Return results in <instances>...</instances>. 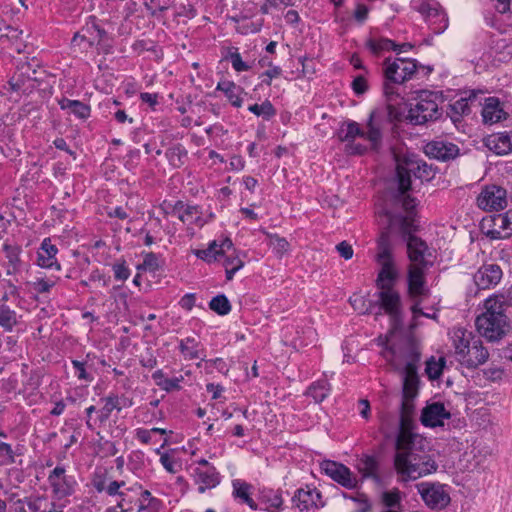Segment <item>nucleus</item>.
I'll return each instance as SVG.
<instances>
[{"label":"nucleus","mask_w":512,"mask_h":512,"mask_svg":"<svg viewBox=\"0 0 512 512\" xmlns=\"http://www.w3.org/2000/svg\"><path fill=\"white\" fill-rule=\"evenodd\" d=\"M399 194L397 203L401 204V211L383 210L387 217L388 226L384 231L397 230L407 247L409 265L407 267L408 293L411 297L426 295V274L434 265V251L420 237L414 235L418 225L416 223V199L410 196L405 197L404 192L410 187V179L407 172L398 168Z\"/></svg>","instance_id":"nucleus-1"},{"label":"nucleus","mask_w":512,"mask_h":512,"mask_svg":"<svg viewBox=\"0 0 512 512\" xmlns=\"http://www.w3.org/2000/svg\"><path fill=\"white\" fill-rule=\"evenodd\" d=\"M394 468L402 483L415 481L438 470L429 442L419 434H397Z\"/></svg>","instance_id":"nucleus-2"},{"label":"nucleus","mask_w":512,"mask_h":512,"mask_svg":"<svg viewBox=\"0 0 512 512\" xmlns=\"http://www.w3.org/2000/svg\"><path fill=\"white\" fill-rule=\"evenodd\" d=\"M383 116L372 111L364 129L355 121H347L340 126L338 136L347 142L346 151L353 156H362L369 149L376 153L383 149Z\"/></svg>","instance_id":"nucleus-3"},{"label":"nucleus","mask_w":512,"mask_h":512,"mask_svg":"<svg viewBox=\"0 0 512 512\" xmlns=\"http://www.w3.org/2000/svg\"><path fill=\"white\" fill-rule=\"evenodd\" d=\"M503 300L490 295L483 302V311L475 319L478 333L489 342H498L512 330L511 320Z\"/></svg>","instance_id":"nucleus-4"},{"label":"nucleus","mask_w":512,"mask_h":512,"mask_svg":"<svg viewBox=\"0 0 512 512\" xmlns=\"http://www.w3.org/2000/svg\"><path fill=\"white\" fill-rule=\"evenodd\" d=\"M418 63L410 58H387L383 62V94L391 102L399 98L398 85L415 77Z\"/></svg>","instance_id":"nucleus-5"},{"label":"nucleus","mask_w":512,"mask_h":512,"mask_svg":"<svg viewBox=\"0 0 512 512\" xmlns=\"http://www.w3.org/2000/svg\"><path fill=\"white\" fill-rule=\"evenodd\" d=\"M376 261L381 266L376 279L377 288L394 287L398 271L395 267L389 231H382L378 239Z\"/></svg>","instance_id":"nucleus-6"},{"label":"nucleus","mask_w":512,"mask_h":512,"mask_svg":"<svg viewBox=\"0 0 512 512\" xmlns=\"http://www.w3.org/2000/svg\"><path fill=\"white\" fill-rule=\"evenodd\" d=\"M416 103L411 105L408 119L414 125H424L435 121L441 116L439 105L443 102L442 95L436 91L422 90L417 94Z\"/></svg>","instance_id":"nucleus-7"},{"label":"nucleus","mask_w":512,"mask_h":512,"mask_svg":"<svg viewBox=\"0 0 512 512\" xmlns=\"http://www.w3.org/2000/svg\"><path fill=\"white\" fill-rule=\"evenodd\" d=\"M424 504L435 511L444 510L451 502L450 487L447 484L423 481L415 485Z\"/></svg>","instance_id":"nucleus-8"},{"label":"nucleus","mask_w":512,"mask_h":512,"mask_svg":"<svg viewBox=\"0 0 512 512\" xmlns=\"http://www.w3.org/2000/svg\"><path fill=\"white\" fill-rule=\"evenodd\" d=\"M405 359L403 378V397L415 398L418 395L419 377L417 374V363L420 361V353L415 346L406 343L403 348Z\"/></svg>","instance_id":"nucleus-9"},{"label":"nucleus","mask_w":512,"mask_h":512,"mask_svg":"<svg viewBox=\"0 0 512 512\" xmlns=\"http://www.w3.org/2000/svg\"><path fill=\"white\" fill-rule=\"evenodd\" d=\"M378 289L376 296L379 309L390 317L393 329H398L403 323L401 296L394 287Z\"/></svg>","instance_id":"nucleus-10"},{"label":"nucleus","mask_w":512,"mask_h":512,"mask_svg":"<svg viewBox=\"0 0 512 512\" xmlns=\"http://www.w3.org/2000/svg\"><path fill=\"white\" fill-rule=\"evenodd\" d=\"M477 206L489 212L503 210L507 206L506 190L496 185L486 186L477 197Z\"/></svg>","instance_id":"nucleus-11"},{"label":"nucleus","mask_w":512,"mask_h":512,"mask_svg":"<svg viewBox=\"0 0 512 512\" xmlns=\"http://www.w3.org/2000/svg\"><path fill=\"white\" fill-rule=\"evenodd\" d=\"M53 494L58 498L71 496L77 484L72 475H67L63 466H56L48 475Z\"/></svg>","instance_id":"nucleus-12"},{"label":"nucleus","mask_w":512,"mask_h":512,"mask_svg":"<svg viewBox=\"0 0 512 512\" xmlns=\"http://www.w3.org/2000/svg\"><path fill=\"white\" fill-rule=\"evenodd\" d=\"M424 154L432 160H455L461 156L457 144L442 138H437L426 143L423 147Z\"/></svg>","instance_id":"nucleus-13"},{"label":"nucleus","mask_w":512,"mask_h":512,"mask_svg":"<svg viewBox=\"0 0 512 512\" xmlns=\"http://www.w3.org/2000/svg\"><path fill=\"white\" fill-rule=\"evenodd\" d=\"M321 469L333 481L347 489H354L357 487V478L353 475L351 470L344 464L335 461H324Z\"/></svg>","instance_id":"nucleus-14"},{"label":"nucleus","mask_w":512,"mask_h":512,"mask_svg":"<svg viewBox=\"0 0 512 512\" xmlns=\"http://www.w3.org/2000/svg\"><path fill=\"white\" fill-rule=\"evenodd\" d=\"M397 163L398 164L395 167L396 180H398V168H400V167H402L407 172L410 180H411L410 169L414 170V176L416 178H419L421 181H430L431 179L434 178V176L437 172V167L433 166L432 163L428 164V162H422L421 166L417 165L416 170L414 168V164H418L419 162H403L406 166H404L400 162H397ZM397 187H398V189H397L396 194L393 197V202L397 208L401 209V204L397 203V200H396L397 195L399 194V181H397ZM409 188H411V186ZM409 190L410 189H408V191ZM406 192H407V190L404 192L405 197L408 196V195H406Z\"/></svg>","instance_id":"nucleus-15"},{"label":"nucleus","mask_w":512,"mask_h":512,"mask_svg":"<svg viewBox=\"0 0 512 512\" xmlns=\"http://www.w3.org/2000/svg\"><path fill=\"white\" fill-rule=\"evenodd\" d=\"M503 272L497 264L482 265L473 276L479 290L494 288L502 279Z\"/></svg>","instance_id":"nucleus-16"},{"label":"nucleus","mask_w":512,"mask_h":512,"mask_svg":"<svg viewBox=\"0 0 512 512\" xmlns=\"http://www.w3.org/2000/svg\"><path fill=\"white\" fill-rule=\"evenodd\" d=\"M450 417V412L446 410L443 403L434 402L423 409L421 414V423L425 427L443 426L444 420L449 419Z\"/></svg>","instance_id":"nucleus-17"},{"label":"nucleus","mask_w":512,"mask_h":512,"mask_svg":"<svg viewBox=\"0 0 512 512\" xmlns=\"http://www.w3.org/2000/svg\"><path fill=\"white\" fill-rule=\"evenodd\" d=\"M57 253L58 248L52 244L51 239L44 238L37 251V265L45 269L61 270V265L56 258Z\"/></svg>","instance_id":"nucleus-18"},{"label":"nucleus","mask_w":512,"mask_h":512,"mask_svg":"<svg viewBox=\"0 0 512 512\" xmlns=\"http://www.w3.org/2000/svg\"><path fill=\"white\" fill-rule=\"evenodd\" d=\"M418 11L425 17L426 22L432 18L440 17V26L436 27V35L443 33L448 28V16L435 0H424L419 4Z\"/></svg>","instance_id":"nucleus-19"},{"label":"nucleus","mask_w":512,"mask_h":512,"mask_svg":"<svg viewBox=\"0 0 512 512\" xmlns=\"http://www.w3.org/2000/svg\"><path fill=\"white\" fill-rule=\"evenodd\" d=\"M321 493L316 488H300L292 498L294 505L301 511H308L310 508L323 506Z\"/></svg>","instance_id":"nucleus-20"},{"label":"nucleus","mask_w":512,"mask_h":512,"mask_svg":"<svg viewBox=\"0 0 512 512\" xmlns=\"http://www.w3.org/2000/svg\"><path fill=\"white\" fill-rule=\"evenodd\" d=\"M168 207L171 208L170 213L177 215L183 223L196 224L198 226H203L205 223L201 218L199 206L187 205L182 201H177L174 205L168 204Z\"/></svg>","instance_id":"nucleus-21"},{"label":"nucleus","mask_w":512,"mask_h":512,"mask_svg":"<svg viewBox=\"0 0 512 512\" xmlns=\"http://www.w3.org/2000/svg\"><path fill=\"white\" fill-rule=\"evenodd\" d=\"M193 477L198 485V492L200 494H203L208 489L215 488L221 480L220 474L215 467L193 469Z\"/></svg>","instance_id":"nucleus-22"},{"label":"nucleus","mask_w":512,"mask_h":512,"mask_svg":"<svg viewBox=\"0 0 512 512\" xmlns=\"http://www.w3.org/2000/svg\"><path fill=\"white\" fill-rule=\"evenodd\" d=\"M489 357L488 350L483 346L479 337L474 340V346L471 350H466L465 358L461 359L460 364L467 368H477L479 365L484 364Z\"/></svg>","instance_id":"nucleus-23"},{"label":"nucleus","mask_w":512,"mask_h":512,"mask_svg":"<svg viewBox=\"0 0 512 512\" xmlns=\"http://www.w3.org/2000/svg\"><path fill=\"white\" fill-rule=\"evenodd\" d=\"M126 485L125 481H109L104 475H95L93 479V486L98 493L105 492L109 496H119L121 497V501L118 502V506H122V501L124 500L125 493L120 489Z\"/></svg>","instance_id":"nucleus-24"},{"label":"nucleus","mask_w":512,"mask_h":512,"mask_svg":"<svg viewBox=\"0 0 512 512\" xmlns=\"http://www.w3.org/2000/svg\"><path fill=\"white\" fill-rule=\"evenodd\" d=\"M258 509L268 512H279L282 510L283 498L279 490L262 489L259 493Z\"/></svg>","instance_id":"nucleus-25"},{"label":"nucleus","mask_w":512,"mask_h":512,"mask_svg":"<svg viewBox=\"0 0 512 512\" xmlns=\"http://www.w3.org/2000/svg\"><path fill=\"white\" fill-rule=\"evenodd\" d=\"M232 496L241 504H246L252 510H258V504L251 497L253 486L242 479L232 480Z\"/></svg>","instance_id":"nucleus-26"},{"label":"nucleus","mask_w":512,"mask_h":512,"mask_svg":"<svg viewBox=\"0 0 512 512\" xmlns=\"http://www.w3.org/2000/svg\"><path fill=\"white\" fill-rule=\"evenodd\" d=\"M101 401L104 405L97 411L96 427L105 424L114 410L118 412L122 410L121 399L116 393H109L107 396L101 398Z\"/></svg>","instance_id":"nucleus-27"},{"label":"nucleus","mask_w":512,"mask_h":512,"mask_svg":"<svg viewBox=\"0 0 512 512\" xmlns=\"http://www.w3.org/2000/svg\"><path fill=\"white\" fill-rule=\"evenodd\" d=\"M476 338L477 337L471 331L464 328H456L453 330L452 342L458 362L465 358V347H468V344H473V340Z\"/></svg>","instance_id":"nucleus-28"},{"label":"nucleus","mask_w":512,"mask_h":512,"mask_svg":"<svg viewBox=\"0 0 512 512\" xmlns=\"http://www.w3.org/2000/svg\"><path fill=\"white\" fill-rule=\"evenodd\" d=\"M507 113L501 108L500 102L495 97L486 99L482 109L483 121L486 124H494L506 119Z\"/></svg>","instance_id":"nucleus-29"},{"label":"nucleus","mask_w":512,"mask_h":512,"mask_svg":"<svg viewBox=\"0 0 512 512\" xmlns=\"http://www.w3.org/2000/svg\"><path fill=\"white\" fill-rule=\"evenodd\" d=\"M356 468L363 478L379 481V461L376 456L364 454L357 459Z\"/></svg>","instance_id":"nucleus-30"},{"label":"nucleus","mask_w":512,"mask_h":512,"mask_svg":"<svg viewBox=\"0 0 512 512\" xmlns=\"http://www.w3.org/2000/svg\"><path fill=\"white\" fill-rule=\"evenodd\" d=\"M216 90L223 92L232 106L236 108L242 106L243 100L241 98V94L244 93V89L233 81H219L216 86Z\"/></svg>","instance_id":"nucleus-31"},{"label":"nucleus","mask_w":512,"mask_h":512,"mask_svg":"<svg viewBox=\"0 0 512 512\" xmlns=\"http://www.w3.org/2000/svg\"><path fill=\"white\" fill-rule=\"evenodd\" d=\"M487 147L499 156L512 152V132L498 133L492 136L487 141Z\"/></svg>","instance_id":"nucleus-32"},{"label":"nucleus","mask_w":512,"mask_h":512,"mask_svg":"<svg viewBox=\"0 0 512 512\" xmlns=\"http://www.w3.org/2000/svg\"><path fill=\"white\" fill-rule=\"evenodd\" d=\"M493 222L495 226H498L505 233L502 234V232L497 229L490 230L487 235L491 239H503L512 234V210L507 211L505 214L497 215Z\"/></svg>","instance_id":"nucleus-33"},{"label":"nucleus","mask_w":512,"mask_h":512,"mask_svg":"<svg viewBox=\"0 0 512 512\" xmlns=\"http://www.w3.org/2000/svg\"><path fill=\"white\" fill-rule=\"evenodd\" d=\"M332 386L327 379H319L312 382L304 395L311 397L317 404L322 403L331 393Z\"/></svg>","instance_id":"nucleus-34"},{"label":"nucleus","mask_w":512,"mask_h":512,"mask_svg":"<svg viewBox=\"0 0 512 512\" xmlns=\"http://www.w3.org/2000/svg\"><path fill=\"white\" fill-rule=\"evenodd\" d=\"M413 400L414 398L403 397L402 399L398 434H415L414 432H412V414L414 412Z\"/></svg>","instance_id":"nucleus-35"},{"label":"nucleus","mask_w":512,"mask_h":512,"mask_svg":"<svg viewBox=\"0 0 512 512\" xmlns=\"http://www.w3.org/2000/svg\"><path fill=\"white\" fill-rule=\"evenodd\" d=\"M58 105L62 110H70V112L79 119L86 120L91 115L90 105L79 100H71L66 97L58 101Z\"/></svg>","instance_id":"nucleus-36"},{"label":"nucleus","mask_w":512,"mask_h":512,"mask_svg":"<svg viewBox=\"0 0 512 512\" xmlns=\"http://www.w3.org/2000/svg\"><path fill=\"white\" fill-rule=\"evenodd\" d=\"M179 350L186 360L201 357V343L194 337H186L179 341Z\"/></svg>","instance_id":"nucleus-37"},{"label":"nucleus","mask_w":512,"mask_h":512,"mask_svg":"<svg viewBox=\"0 0 512 512\" xmlns=\"http://www.w3.org/2000/svg\"><path fill=\"white\" fill-rule=\"evenodd\" d=\"M18 324V315L15 310L6 304H0V327L5 332H12Z\"/></svg>","instance_id":"nucleus-38"},{"label":"nucleus","mask_w":512,"mask_h":512,"mask_svg":"<svg viewBox=\"0 0 512 512\" xmlns=\"http://www.w3.org/2000/svg\"><path fill=\"white\" fill-rule=\"evenodd\" d=\"M367 47L374 54H379L383 51L397 50V44L387 38H371L367 41Z\"/></svg>","instance_id":"nucleus-39"},{"label":"nucleus","mask_w":512,"mask_h":512,"mask_svg":"<svg viewBox=\"0 0 512 512\" xmlns=\"http://www.w3.org/2000/svg\"><path fill=\"white\" fill-rule=\"evenodd\" d=\"M96 356L94 354L88 353L86 355L85 361L72 360V366L75 370V375L79 380H84L86 382H92L93 376L86 371V365L89 361L95 359Z\"/></svg>","instance_id":"nucleus-40"},{"label":"nucleus","mask_w":512,"mask_h":512,"mask_svg":"<svg viewBox=\"0 0 512 512\" xmlns=\"http://www.w3.org/2000/svg\"><path fill=\"white\" fill-rule=\"evenodd\" d=\"M209 308L218 315L224 316L230 313L231 304L224 294L213 297L209 302Z\"/></svg>","instance_id":"nucleus-41"},{"label":"nucleus","mask_w":512,"mask_h":512,"mask_svg":"<svg viewBox=\"0 0 512 512\" xmlns=\"http://www.w3.org/2000/svg\"><path fill=\"white\" fill-rule=\"evenodd\" d=\"M470 113V106L468 99L460 98L450 105V112L448 113L453 122H457L464 115Z\"/></svg>","instance_id":"nucleus-42"},{"label":"nucleus","mask_w":512,"mask_h":512,"mask_svg":"<svg viewBox=\"0 0 512 512\" xmlns=\"http://www.w3.org/2000/svg\"><path fill=\"white\" fill-rule=\"evenodd\" d=\"M382 502L386 507L385 510L402 512L401 496L399 490L394 489L392 491L384 492L382 494Z\"/></svg>","instance_id":"nucleus-43"},{"label":"nucleus","mask_w":512,"mask_h":512,"mask_svg":"<svg viewBox=\"0 0 512 512\" xmlns=\"http://www.w3.org/2000/svg\"><path fill=\"white\" fill-rule=\"evenodd\" d=\"M218 242L216 240L212 241L206 249L195 250L194 254L197 258L207 262L212 263L214 261H221V257L217 251Z\"/></svg>","instance_id":"nucleus-44"},{"label":"nucleus","mask_w":512,"mask_h":512,"mask_svg":"<svg viewBox=\"0 0 512 512\" xmlns=\"http://www.w3.org/2000/svg\"><path fill=\"white\" fill-rule=\"evenodd\" d=\"M248 110L254 115L261 116L266 120H269L276 115V110L269 100H265L261 104L250 105Z\"/></svg>","instance_id":"nucleus-45"},{"label":"nucleus","mask_w":512,"mask_h":512,"mask_svg":"<svg viewBox=\"0 0 512 512\" xmlns=\"http://www.w3.org/2000/svg\"><path fill=\"white\" fill-rule=\"evenodd\" d=\"M445 364H446L445 358L440 357L438 360H435L434 357H431L426 362V368H425V372H426L428 378L430 380L438 379L442 374Z\"/></svg>","instance_id":"nucleus-46"},{"label":"nucleus","mask_w":512,"mask_h":512,"mask_svg":"<svg viewBox=\"0 0 512 512\" xmlns=\"http://www.w3.org/2000/svg\"><path fill=\"white\" fill-rule=\"evenodd\" d=\"M4 251L9 265L12 267L8 269L7 274L11 275L15 273L20 265V248L16 246L4 245Z\"/></svg>","instance_id":"nucleus-47"},{"label":"nucleus","mask_w":512,"mask_h":512,"mask_svg":"<svg viewBox=\"0 0 512 512\" xmlns=\"http://www.w3.org/2000/svg\"><path fill=\"white\" fill-rule=\"evenodd\" d=\"M268 239V245L278 257H282L289 250L290 245L285 238L276 234H269Z\"/></svg>","instance_id":"nucleus-48"},{"label":"nucleus","mask_w":512,"mask_h":512,"mask_svg":"<svg viewBox=\"0 0 512 512\" xmlns=\"http://www.w3.org/2000/svg\"><path fill=\"white\" fill-rule=\"evenodd\" d=\"M160 463L164 469L171 474H176L182 469L181 462L167 452L161 454Z\"/></svg>","instance_id":"nucleus-49"},{"label":"nucleus","mask_w":512,"mask_h":512,"mask_svg":"<svg viewBox=\"0 0 512 512\" xmlns=\"http://www.w3.org/2000/svg\"><path fill=\"white\" fill-rule=\"evenodd\" d=\"M58 278L57 277H50V278H44L39 277L37 278L33 283V289L40 294L43 293H49L50 290L55 286L57 283Z\"/></svg>","instance_id":"nucleus-50"},{"label":"nucleus","mask_w":512,"mask_h":512,"mask_svg":"<svg viewBox=\"0 0 512 512\" xmlns=\"http://www.w3.org/2000/svg\"><path fill=\"white\" fill-rule=\"evenodd\" d=\"M221 260L225 268L235 267L237 270H240L244 266V261L240 258L236 250H233V253L222 255Z\"/></svg>","instance_id":"nucleus-51"},{"label":"nucleus","mask_w":512,"mask_h":512,"mask_svg":"<svg viewBox=\"0 0 512 512\" xmlns=\"http://www.w3.org/2000/svg\"><path fill=\"white\" fill-rule=\"evenodd\" d=\"M139 270H149L151 272H155L160 268L158 256L153 252H148L144 254L143 263L138 265Z\"/></svg>","instance_id":"nucleus-52"},{"label":"nucleus","mask_w":512,"mask_h":512,"mask_svg":"<svg viewBox=\"0 0 512 512\" xmlns=\"http://www.w3.org/2000/svg\"><path fill=\"white\" fill-rule=\"evenodd\" d=\"M232 67L237 72H244L250 70V65L242 60V57L238 50L236 49L234 52H230L228 56Z\"/></svg>","instance_id":"nucleus-53"},{"label":"nucleus","mask_w":512,"mask_h":512,"mask_svg":"<svg viewBox=\"0 0 512 512\" xmlns=\"http://www.w3.org/2000/svg\"><path fill=\"white\" fill-rule=\"evenodd\" d=\"M183 381V376L174 377V378H166L161 381H157V385L165 390L166 392H171L174 390H180V383Z\"/></svg>","instance_id":"nucleus-54"},{"label":"nucleus","mask_w":512,"mask_h":512,"mask_svg":"<svg viewBox=\"0 0 512 512\" xmlns=\"http://www.w3.org/2000/svg\"><path fill=\"white\" fill-rule=\"evenodd\" d=\"M112 270L114 272V277L116 280L125 281L130 276V269L127 267L125 261H122L120 263H115L112 266Z\"/></svg>","instance_id":"nucleus-55"},{"label":"nucleus","mask_w":512,"mask_h":512,"mask_svg":"<svg viewBox=\"0 0 512 512\" xmlns=\"http://www.w3.org/2000/svg\"><path fill=\"white\" fill-rule=\"evenodd\" d=\"M268 67L269 69L262 73L261 77H265L262 80V83L266 84L267 86H270L272 79L277 78L281 75L282 69L279 66L273 65L272 62L268 63Z\"/></svg>","instance_id":"nucleus-56"},{"label":"nucleus","mask_w":512,"mask_h":512,"mask_svg":"<svg viewBox=\"0 0 512 512\" xmlns=\"http://www.w3.org/2000/svg\"><path fill=\"white\" fill-rule=\"evenodd\" d=\"M351 88L358 96L365 94L368 90L366 78L362 75L356 76L351 83Z\"/></svg>","instance_id":"nucleus-57"},{"label":"nucleus","mask_w":512,"mask_h":512,"mask_svg":"<svg viewBox=\"0 0 512 512\" xmlns=\"http://www.w3.org/2000/svg\"><path fill=\"white\" fill-rule=\"evenodd\" d=\"M90 19V22H88L86 25V31H95L98 37V44H100L107 37V32L105 31V29L99 26L95 17H91Z\"/></svg>","instance_id":"nucleus-58"},{"label":"nucleus","mask_w":512,"mask_h":512,"mask_svg":"<svg viewBox=\"0 0 512 512\" xmlns=\"http://www.w3.org/2000/svg\"><path fill=\"white\" fill-rule=\"evenodd\" d=\"M351 499L357 504L355 512H371V504L365 494H358Z\"/></svg>","instance_id":"nucleus-59"},{"label":"nucleus","mask_w":512,"mask_h":512,"mask_svg":"<svg viewBox=\"0 0 512 512\" xmlns=\"http://www.w3.org/2000/svg\"><path fill=\"white\" fill-rule=\"evenodd\" d=\"M24 74H27V78L28 79H32V77L28 74V72H23V73H20V74L13 75L12 78L10 79V81H9V84H10L11 89L13 91L18 92V91L23 90L24 80H22L21 77Z\"/></svg>","instance_id":"nucleus-60"},{"label":"nucleus","mask_w":512,"mask_h":512,"mask_svg":"<svg viewBox=\"0 0 512 512\" xmlns=\"http://www.w3.org/2000/svg\"><path fill=\"white\" fill-rule=\"evenodd\" d=\"M336 250L338 251V253L340 254L341 257H343L345 260H349L352 258L353 256V248L352 246L347 243L346 241H342L340 242L337 246H336Z\"/></svg>","instance_id":"nucleus-61"},{"label":"nucleus","mask_w":512,"mask_h":512,"mask_svg":"<svg viewBox=\"0 0 512 512\" xmlns=\"http://www.w3.org/2000/svg\"><path fill=\"white\" fill-rule=\"evenodd\" d=\"M369 8L365 4H357L354 11V18L359 23H363L368 18Z\"/></svg>","instance_id":"nucleus-62"},{"label":"nucleus","mask_w":512,"mask_h":512,"mask_svg":"<svg viewBox=\"0 0 512 512\" xmlns=\"http://www.w3.org/2000/svg\"><path fill=\"white\" fill-rule=\"evenodd\" d=\"M493 296L499 297V299L503 300V307L507 310L509 307H512V286L508 288L506 291L493 293Z\"/></svg>","instance_id":"nucleus-63"},{"label":"nucleus","mask_w":512,"mask_h":512,"mask_svg":"<svg viewBox=\"0 0 512 512\" xmlns=\"http://www.w3.org/2000/svg\"><path fill=\"white\" fill-rule=\"evenodd\" d=\"M196 297L193 293L185 294L179 301L183 309L190 311L195 306Z\"/></svg>","instance_id":"nucleus-64"}]
</instances>
